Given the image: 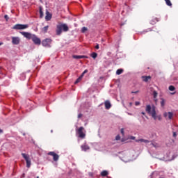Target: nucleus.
Wrapping results in <instances>:
<instances>
[{
  "mask_svg": "<svg viewBox=\"0 0 178 178\" xmlns=\"http://www.w3.org/2000/svg\"><path fill=\"white\" fill-rule=\"evenodd\" d=\"M145 111L149 115H151L154 120H156L157 119L158 120H162L161 115H156V107H155V106L151 107V105H147Z\"/></svg>",
  "mask_w": 178,
  "mask_h": 178,
  "instance_id": "obj_1",
  "label": "nucleus"
},
{
  "mask_svg": "<svg viewBox=\"0 0 178 178\" xmlns=\"http://www.w3.org/2000/svg\"><path fill=\"white\" fill-rule=\"evenodd\" d=\"M62 30L63 31H69V26L66 24H59L56 26V33L57 35L62 34Z\"/></svg>",
  "mask_w": 178,
  "mask_h": 178,
  "instance_id": "obj_2",
  "label": "nucleus"
},
{
  "mask_svg": "<svg viewBox=\"0 0 178 178\" xmlns=\"http://www.w3.org/2000/svg\"><path fill=\"white\" fill-rule=\"evenodd\" d=\"M76 133L79 138L82 140L86 138V129L83 127L76 129Z\"/></svg>",
  "mask_w": 178,
  "mask_h": 178,
  "instance_id": "obj_3",
  "label": "nucleus"
},
{
  "mask_svg": "<svg viewBox=\"0 0 178 178\" xmlns=\"http://www.w3.org/2000/svg\"><path fill=\"white\" fill-rule=\"evenodd\" d=\"M12 29L13 30H26V29H29V24H17Z\"/></svg>",
  "mask_w": 178,
  "mask_h": 178,
  "instance_id": "obj_4",
  "label": "nucleus"
},
{
  "mask_svg": "<svg viewBox=\"0 0 178 178\" xmlns=\"http://www.w3.org/2000/svg\"><path fill=\"white\" fill-rule=\"evenodd\" d=\"M22 156H23V158L25 159L26 162V167L30 168L31 166V160L30 159V157L29 156V155L24 153H22Z\"/></svg>",
  "mask_w": 178,
  "mask_h": 178,
  "instance_id": "obj_5",
  "label": "nucleus"
},
{
  "mask_svg": "<svg viewBox=\"0 0 178 178\" xmlns=\"http://www.w3.org/2000/svg\"><path fill=\"white\" fill-rule=\"evenodd\" d=\"M31 40L35 45H41V39H40L35 35H33V36H32Z\"/></svg>",
  "mask_w": 178,
  "mask_h": 178,
  "instance_id": "obj_6",
  "label": "nucleus"
},
{
  "mask_svg": "<svg viewBox=\"0 0 178 178\" xmlns=\"http://www.w3.org/2000/svg\"><path fill=\"white\" fill-rule=\"evenodd\" d=\"M51 42H52V40L49 38H47V39L42 40V44L43 45V47H51Z\"/></svg>",
  "mask_w": 178,
  "mask_h": 178,
  "instance_id": "obj_7",
  "label": "nucleus"
},
{
  "mask_svg": "<svg viewBox=\"0 0 178 178\" xmlns=\"http://www.w3.org/2000/svg\"><path fill=\"white\" fill-rule=\"evenodd\" d=\"M48 155L53 156V160L54 161V162H57V161L59 160V155L55 153V152H49L48 153Z\"/></svg>",
  "mask_w": 178,
  "mask_h": 178,
  "instance_id": "obj_8",
  "label": "nucleus"
},
{
  "mask_svg": "<svg viewBox=\"0 0 178 178\" xmlns=\"http://www.w3.org/2000/svg\"><path fill=\"white\" fill-rule=\"evenodd\" d=\"M20 34H22V35H24L25 38H28V40H31L33 38V36L34 35L28 32H20Z\"/></svg>",
  "mask_w": 178,
  "mask_h": 178,
  "instance_id": "obj_9",
  "label": "nucleus"
},
{
  "mask_svg": "<svg viewBox=\"0 0 178 178\" xmlns=\"http://www.w3.org/2000/svg\"><path fill=\"white\" fill-rule=\"evenodd\" d=\"M163 116L164 118H165V119H169V120H171V119H173V113L172 112H165L163 113Z\"/></svg>",
  "mask_w": 178,
  "mask_h": 178,
  "instance_id": "obj_10",
  "label": "nucleus"
},
{
  "mask_svg": "<svg viewBox=\"0 0 178 178\" xmlns=\"http://www.w3.org/2000/svg\"><path fill=\"white\" fill-rule=\"evenodd\" d=\"M12 43L14 45H19V44H20V38H19V37H13Z\"/></svg>",
  "mask_w": 178,
  "mask_h": 178,
  "instance_id": "obj_11",
  "label": "nucleus"
},
{
  "mask_svg": "<svg viewBox=\"0 0 178 178\" xmlns=\"http://www.w3.org/2000/svg\"><path fill=\"white\" fill-rule=\"evenodd\" d=\"M51 19H52V14H51L50 13H49L48 10L46 11V16H45V20L47 22H49V20H51Z\"/></svg>",
  "mask_w": 178,
  "mask_h": 178,
  "instance_id": "obj_12",
  "label": "nucleus"
},
{
  "mask_svg": "<svg viewBox=\"0 0 178 178\" xmlns=\"http://www.w3.org/2000/svg\"><path fill=\"white\" fill-rule=\"evenodd\" d=\"M74 59H88V56H77V55H74L72 56Z\"/></svg>",
  "mask_w": 178,
  "mask_h": 178,
  "instance_id": "obj_13",
  "label": "nucleus"
},
{
  "mask_svg": "<svg viewBox=\"0 0 178 178\" xmlns=\"http://www.w3.org/2000/svg\"><path fill=\"white\" fill-rule=\"evenodd\" d=\"M104 105L106 109H111V108L112 107V104H111V102H109L108 100L104 102Z\"/></svg>",
  "mask_w": 178,
  "mask_h": 178,
  "instance_id": "obj_14",
  "label": "nucleus"
},
{
  "mask_svg": "<svg viewBox=\"0 0 178 178\" xmlns=\"http://www.w3.org/2000/svg\"><path fill=\"white\" fill-rule=\"evenodd\" d=\"M81 148L82 151H88V149H90V146L87 144H83L81 146Z\"/></svg>",
  "mask_w": 178,
  "mask_h": 178,
  "instance_id": "obj_15",
  "label": "nucleus"
},
{
  "mask_svg": "<svg viewBox=\"0 0 178 178\" xmlns=\"http://www.w3.org/2000/svg\"><path fill=\"white\" fill-rule=\"evenodd\" d=\"M142 80L145 81V83H147L149 80H151V76H143Z\"/></svg>",
  "mask_w": 178,
  "mask_h": 178,
  "instance_id": "obj_16",
  "label": "nucleus"
},
{
  "mask_svg": "<svg viewBox=\"0 0 178 178\" xmlns=\"http://www.w3.org/2000/svg\"><path fill=\"white\" fill-rule=\"evenodd\" d=\"M158 22H159V19L156 17H154L150 20V24H156Z\"/></svg>",
  "mask_w": 178,
  "mask_h": 178,
  "instance_id": "obj_17",
  "label": "nucleus"
},
{
  "mask_svg": "<svg viewBox=\"0 0 178 178\" xmlns=\"http://www.w3.org/2000/svg\"><path fill=\"white\" fill-rule=\"evenodd\" d=\"M136 143H145V144H148V143H149V140L140 138V139L136 140Z\"/></svg>",
  "mask_w": 178,
  "mask_h": 178,
  "instance_id": "obj_18",
  "label": "nucleus"
},
{
  "mask_svg": "<svg viewBox=\"0 0 178 178\" xmlns=\"http://www.w3.org/2000/svg\"><path fill=\"white\" fill-rule=\"evenodd\" d=\"M39 13H40V19H42V17H44V12L42 11V6L39 7Z\"/></svg>",
  "mask_w": 178,
  "mask_h": 178,
  "instance_id": "obj_19",
  "label": "nucleus"
},
{
  "mask_svg": "<svg viewBox=\"0 0 178 178\" xmlns=\"http://www.w3.org/2000/svg\"><path fill=\"white\" fill-rule=\"evenodd\" d=\"M48 29H49V26H46L42 29V32L44 33H47L48 31Z\"/></svg>",
  "mask_w": 178,
  "mask_h": 178,
  "instance_id": "obj_20",
  "label": "nucleus"
},
{
  "mask_svg": "<svg viewBox=\"0 0 178 178\" xmlns=\"http://www.w3.org/2000/svg\"><path fill=\"white\" fill-rule=\"evenodd\" d=\"M164 1L168 6H170V8H172V4L170 0H164Z\"/></svg>",
  "mask_w": 178,
  "mask_h": 178,
  "instance_id": "obj_21",
  "label": "nucleus"
},
{
  "mask_svg": "<svg viewBox=\"0 0 178 178\" xmlns=\"http://www.w3.org/2000/svg\"><path fill=\"white\" fill-rule=\"evenodd\" d=\"M108 172L106 170H103L101 172V176H102L103 177H105V176H108Z\"/></svg>",
  "mask_w": 178,
  "mask_h": 178,
  "instance_id": "obj_22",
  "label": "nucleus"
},
{
  "mask_svg": "<svg viewBox=\"0 0 178 178\" xmlns=\"http://www.w3.org/2000/svg\"><path fill=\"white\" fill-rule=\"evenodd\" d=\"M90 56L93 58V59H96L97 56H98V54L93 52L90 54Z\"/></svg>",
  "mask_w": 178,
  "mask_h": 178,
  "instance_id": "obj_23",
  "label": "nucleus"
},
{
  "mask_svg": "<svg viewBox=\"0 0 178 178\" xmlns=\"http://www.w3.org/2000/svg\"><path fill=\"white\" fill-rule=\"evenodd\" d=\"M122 73H123V69L117 70L116 74H118V76H119L120 74H122Z\"/></svg>",
  "mask_w": 178,
  "mask_h": 178,
  "instance_id": "obj_24",
  "label": "nucleus"
},
{
  "mask_svg": "<svg viewBox=\"0 0 178 178\" xmlns=\"http://www.w3.org/2000/svg\"><path fill=\"white\" fill-rule=\"evenodd\" d=\"M81 76H79L76 80V81L74 82V84H77L79 83H80V81H81Z\"/></svg>",
  "mask_w": 178,
  "mask_h": 178,
  "instance_id": "obj_25",
  "label": "nucleus"
},
{
  "mask_svg": "<svg viewBox=\"0 0 178 178\" xmlns=\"http://www.w3.org/2000/svg\"><path fill=\"white\" fill-rule=\"evenodd\" d=\"M169 90H170V91H175V90H176V88H175V86H170Z\"/></svg>",
  "mask_w": 178,
  "mask_h": 178,
  "instance_id": "obj_26",
  "label": "nucleus"
},
{
  "mask_svg": "<svg viewBox=\"0 0 178 178\" xmlns=\"http://www.w3.org/2000/svg\"><path fill=\"white\" fill-rule=\"evenodd\" d=\"M153 96L154 98H156L158 97V92H156V90L153 91Z\"/></svg>",
  "mask_w": 178,
  "mask_h": 178,
  "instance_id": "obj_27",
  "label": "nucleus"
},
{
  "mask_svg": "<svg viewBox=\"0 0 178 178\" xmlns=\"http://www.w3.org/2000/svg\"><path fill=\"white\" fill-rule=\"evenodd\" d=\"M161 105L162 107L165 106V99H161Z\"/></svg>",
  "mask_w": 178,
  "mask_h": 178,
  "instance_id": "obj_28",
  "label": "nucleus"
},
{
  "mask_svg": "<svg viewBox=\"0 0 178 178\" xmlns=\"http://www.w3.org/2000/svg\"><path fill=\"white\" fill-rule=\"evenodd\" d=\"M86 31H87V28L86 26H83L81 29V32L82 33H86Z\"/></svg>",
  "mask_w": 178,
  "mask_h": 178,
  "instance_id": "obj_29",
  "label": "nucleus"
},
{
  "mask_svg": "<svg viewBox=\"0 0 178 178\" xmlns=\"http://www.w3.org/2000/svg\"><path fill=\"white\" fill-rule=\"evenodd\" d=\"M4 18L6 19V22L9 20V16H8V15H4Z\"/></svg>",
  "mask_w": 178,
  "mask_h": 178,
  "instance_id": "obj_30",
  "label": "nucleus"
},
{
  "mask_svg": "<svg viewBox=\"0 0 178 178\" xmlns=\"http://www.w3.org/2000/svg\"><path fill=\"white\" fill-rule=\"evenodd\" d=\"M121 134H122V136H124V129L123 128L121 129Z\"/></svg>",
  "mask_w": 178,
  "mask_h": 178,
  "instance_id": "obj_31",
  "label": "nucleus"
},
{
  "mask_svg": "<svg viewBox=\"0 0 178 178\" xmlns=\"http://www.w3.org/2000/svg\"><path fill=\"white\" fill-rule=\"evenodd\" d=\"M115 140L117 141H118V140H120V136L118 135L116 137H115Z\"/></svg>",
  "mask_w": 178,
  "mask_h": 178,
  "instance_id": "obj_32",
  "label": "nucleus"
},
{
  "mask_svg": "<svg viewBox=\"0 0 178 178\" xmlns=\"http://www.w3.org/2000/svg\"><path fill=\"white\" fill-rule=\"evenodd\" d=\"M81 118H83V114L79 113V114L78 115V119H80Z\"/></svg>",
  "mask_w": 178,
  "mask_h": 178,
  "instance_id": "obj_33",
  "label": "nucleus"
},
{
  "mask_svg": "<svg viewBox=\"0 0 178 178\" xmlns=\"http://www.w3.org/2000/svg\"><path fill=\"white\" fill-rule=\"evenodd\" d=\"M138 92H140V91L139 90H137V91H135V92L132 91L131 94H138Z\"/></svg>",
  "mask_w": 178,
  "mask_h": 178,
  "instance_id": "obj_34",
  "label": "nucleus"
},
{
  "mask_svg": "<svg viewBox=\"0 0 178 178\" xmlns=\"http://www.w3.org/2000/svg\"><path fill=\"white\" fill-rule=\"evenodd\" d=\"M96 49H99V44H97L95 47Z\"/></svg>",
  "mask_w": 178,
  "mask_h": 178,
  "instance_id": "obj_35",
  "label": "nucleus"
},
{
  "mask_svg": "<svg viewBox=\"0 0 178 178\" xmlns=\"http://www.w3.org/2000/svg\"><path fill=\"white\" fill-rule=\"evenodd\" d=\"M173 137H177V134H176V132H173Z\"/></svg>",
  "mask_w": 178,
  "mask_h": 178,
  "instance_id": "obj_36",
  "label": "nucleus"
},
{
  "mask_svg": "<svg viewBox=\"0 0 178 178\" xmlns=\"http://www.w3.org/2000/svg\"><path fill=\"white\" fill-rule=\"evenodd\" d=\"M130 138H131V140H136V137L135 136H131Z\"/></svg>",
  "mask_w": 178,
  "mask_h": 178,
  "instance_id": "obj_37",
  "label": "nucleus"
},
{
  "mask_svg": "<svg viewBox=\"0 0 178 178\" xmlns=\"http://www.w3.org/2000/svg\"><path fill=\"white\" fill-rule=\"evenodd\" d=\"M135 105L137 106L140 105V103L138 102H136Z\"/></svg>",
  "mask_w": 178,
  "mask_h": 178,
  "instance_id": "obj_38",
  "label": "nucleus"
},
{
  "mask_svg": "<svg viewBox=\"0 0 178 178\" xmlns=\"http://www.w3.org/2000/svg\"><path fill=\"white\" fill-rule=\"evenodd\" d=\"M88 70H85L84 71H83V74H86V73H88Z\"/></svg>",
  "mask_w": 178,
  "mask_h": 178,
  "instance_id": "obj_39",
  "label": "nucleus"
},
{
  "mask_svg": "<svg viewBox=\"0 0 178 178\" xmlns=\"http://www.w3.org/2000/svg\"><path fill=\"white\" fill-rule=\"evenodd\" d=\"M84 72H83L82 74H81V75L80 76V77H81V79H83V77L84 76Z\"/></svg>",
  "mask_w": 178,
  "mask_h": 178,
  "instance_id": "obj_40",
  "label": "nucleus"
},
{
  "mask_svg": "<svg viewBox=\"0 0 178 178\" xmlns=\"http://www.w3.org/2000/svg\"><path fill=\"white\" fill-rule=\"evenodd\" d=\"M84 72H83L82 74H81V75L80 76V77H81V79H83V77L84 76Z\"/></svg>",
  "mask_w": 178,
  "mask_h": 178,
  "instance_id": "obj_41",
  "label": "nucleus"
},
{
  "mask_svg": "<svg viewBox=\"0 0 178 178\" xmlns=\"http://www.w3.org/2000/svg\"><path fill=\"white\" fill-rule=\"evenodd\" d=\"M89 176H90L91 177H92V176H94V175L92 174V172H90V173H89Z\"/></svg>",
  "mask_w": 178,
  "mask_h": 178,
  "instance_id": "obj_42",
  "label": "nucleus"
},
{
  "mask_svg": "<svg viewBox=\"0 0 178 178\" xmlns=\"http://www.w3.org/2000/svg\"><path fill=\"white\" fill-rule=\"evenodd\" d=\"M3 131H2V129H0V133H3Z\"/></svg>",
  "mask_w": 178,
  "mask_h": 178,
  "instance_id": "obj_43",
  "label": "nucleus"
},
{
  "mask_svg": "<svg viewBox=\"0 0 178 178\" xmlns=\"http://www.w3.org/2000/svg\"><path fill=\"white\" fill-rule=\"evenodd\" d=\"M142 115H145V113H144V112H142Z\"/></svg>",
  "mask_w": 178,
  "mask_h": 178,
  "instance_id": "obj_44",
  "label": "nucleus"
},
{
  "mask_svg": "<svg viewBox=\"0 0 178 178\" xmlns=\"http://www.w3.org/2000/svg\"><path fill=\"white\" fill-rule=\"evenodd\" d=\"M2 45V43H0V46Z\"/></svg>",
  "mask_w": 178,
  "mask_h": 178,
  "instance_id": "obj_45",
  "label": "nucleus"
},
{
  "mask_svg": "<svg viewBox=\"0 0 178 178\" xmlns=\"http://www.w3.org/2000/svg\"><path fill=\"white\" fill-rule=\"evenodd\" d=\"M37 178H40V177H37Z\"/></svg>",
  "mask_w": 178,
  "mask_h": 178,
  "instance_id": "obj_46",
  "label": "nucleus"
}]
</instances>
